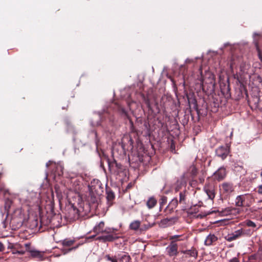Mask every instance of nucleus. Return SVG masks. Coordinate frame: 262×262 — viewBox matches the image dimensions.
I'll return each mask as SVG.
<instances>
[{"label":"nucleus","instance_id":"1","mask_svg":"<svg viewBox=\"0 0 262 262\" xmlns=\"http://www.w3.org/2000/svg\"><path fill=\"white\" fill-rule=\"evenodd\" d=\"M78 206L72 204L69 212V217L72 220H78L86 215V211L83 209L81 203H78Z\"/></svg>","mask_w":262,"mask_h":262},{"label":"nucleus","instance_id":"2","mask_svg":"<svg viewBox=\"0 0 262 262\" xmlns=\"http://www.w3.org/2000/svg\"><path fill=\"white\" fill-rule=\"evenodd\" d=\"M200 71L201 77L199 80L201 82L202 86L203 88L205 84H209L210 86H214V78L213 75L210 72H206L205 76L204 77L202 76V71L201 68L200 69Z\"/></svg>","mask_w":262,"mask_h":262},{"label":"nucleus","instance_id":"3","mask_svg":"<svg viewBox=\"0 0 262 262\" xmlns=\"http://www.w3.org/2000/svg\"><path fill=\"white\" fill-rule=\"evenodd\" d=\"M230 151L229 146L228 145H222L219 147L215 150L216 155L222 160L226 158Z\"/></svg>","mask_w":262,"mask_h":262},{"label":"nucleus","instance_id":"4","mask_svg":"<svg viewBox=\"0 0 262 262\" xmlns=\"http://www.w3.org/2000/svg\"><path fill=\"white\" fill-rule=\"evenodd\" d=\"M245 234V233L244 230L242 229H241L235 231L231 234H228L225 238L228 242H232Z\"/></svg>","mask_w":262,"mask_h":262},{"label":"nucleus","instance_id":"5","mask_svg":"<svg viewBox=\"0 0 262 262\" xmlns=\"http://www.w3.org/2000/svg\"><path fill=\"white\" fill-rule=\"evenodd\" d=\"M204 191L208 195V199L213 200L215 197V189L213 184H206L203 188Z\"/></svg>","mask_w":262,"mask_h":262},{"label":"nucleus","instance_id":"6","mask_svg":"<svg viewBox=\"0 0 262 262\" xmlns=\"http://www.w3.org/2000/svg\"><path fill=\"white\" fill-rule=\"evenodd\" d=\"M220 190L226 195H228L234 191L233 184L230 183L225 182L223 183L220 186Z\"/></svg>","mask_w":262,"mask_h":262},{"label":"nucleus","instance_id":"7","mask_svg":"<svg viewBox=\"0 0 262 262\" xmlns=\"http://www.w3.org/2000/svg\"><path fill=\"white\" fill-rule=\"evenodd\" d=\"M178 220L177 217L165 218L161 220L160 226L162 228H166L173 225Z\"/></svg>","mask_w":262,"mask_h":262},{"label":"nucleus","instance_id":"8","mask_svg":"<svg viewBox=\"0 0 262 262\" xmlns=\"http://www.w3.org/2000/svg\"><path fill=\"white\" fill-rule=\"evenodd\" d=\"M214 175L215 178L218 181H221L223 180L226 176V171L225 168L224 167H221L214 173Z\"/></svg>","mask_w":262,"mask_h":262},{"label":"nucleus","instance_id":"9","mask_svg":"<svg viewBox=\"0 0 262 262\" xmlns=\"http://www.w3.org/2000/svg\"><path fill=\"white\" fill-rule=\"evenodd\" d=\"M168 254L171 256H176L178 253V245L173 242H171L170 245L167 247Z\"/></svg>","mask_w":262,"mask_h":262},{"label":"nucleus","instance_id":"10","mask_svg":"<svg viewBox=\"0 0 262 262\" xmlns=\"http://www.w3.org/2000/svg\"><path fill=\"white\" fill-rule=\"evenodd\" d=\"M29 252L32 258L40 261L44 259V252H41L36 250H31Z\"/></svg>","mask_w":262,"mask_h":262},{"label":"nucleus","instance_id":"11","mask_svg":"<svg viewBox=\"0 0 262 262\" xmlns=\"http://www.w3.org/2000/svg\"><path fill=\"white\" fill-rule=\"evenodd\" d=\"M104 223L103 221H101L94 227V232H95L97 234H99L100 233H105V229H104Z\"/></svg>","mask_w":262,"mask_h":262},{"label":"nucleus","instance_id":"12","mask_svg":"<svg viewBox=\"0 0 262 262\" xmlns=\"http://www.w3.org/2000/svg\"><path fill=\"white\" fill-rule=\"evenodd\" d=\"M217 238L214 234H210L206 238L204 244L206 246H210L214 242H216Z\"/></svg>","mask_w":262,"mask_h":262},{"label":"nucleus","instance_id":"13","mask_svg":"<svg viewBox=\"0 0 262 262\" xmlns=\"http://www.w3.org/2000/svg\"><path fill=\"white\" fill-rule=\"evenodd\" d=\"M184 176H183L180 179L178 180L177 181L176 184V186L174 188L176 191H179L182 187L185 186L186 185V182L184 180Z\"/></svg>","mask_w":262,"mask_h":262},{"label":"nucleus","instance_id":"14","mask_svg":"<svg viewBox=\"0 0 262 262\" xmlns=\"http://www.w3.org/2000/svg\"><path fill=\"white\" fill-rule=\"evenodd\" d=\"M182 252L186 255V256H191L194 258H196L198 256V252L194 248H191L188 250L182 251Z\"/></svg>","mask_w":262,"mask_h":262},{"label":"nucleus","instance_id":"15","mask_svg":"<svg viewBox=\"0 0 262 262\" xmlns=\"http://www.w3.org/2000/svg\"><path fill=\"white\" fill-rule=\"evenodd\" d=\"M75 242L74 239L66 238L59 241V243L64 247H69L72 246Z\"/></svg>","mask_w":262,"mask_h":262},{"label":"nucleus","instance_id":"16","mask_svg":"<svg viewBox=\"0 0 262 262\" xmlns=\"http://www.w3.org/2000/svg\"><path fill=\"white\" fill-rule=\"evenodd\" d=\"M246 195H238L235 199V205L238 207L244 206V202L245 200Z\"/></svg>","mask_w":262,"mask_h":262},{"label":"nucleus","instance_id":"17","mask_svg":"<svg viewBox=\"0 0 262 262\" xmlns=\"http://www.w3.org/2000/svg\"><path fill=\"white\" fill-rule=\"evenodd\" d=\"M107 235H103V242H113L118 238V236H115L110 233H106Z\"/></svg>","mask_w":262,"mask_h":262},{"label":"nucleus","instance_id":"18","mask_svg":"<svg viewBox=\"0 0 262 262\" xmlns=\"http://www.w3.org/2000/svg\"><path fill=\"white\" fill-rule=\"evenodd\" d=\"M141 225V222L138 220H135L132 222L129 225V229L133 230H137Z\"/></svg>","mask_w":262,"mask_h":262},{"label":"nucleus","instance_id":"19","mask_svg":"<svg viewBox=\"0 0 262 262\" xmlns=\"http://www.w3.org/2000/svg\"><path fill=\"white\" fill-rule=\"evenodd\" d=\"M187 191L185 190L181 191L179 193V202L180 204H185Z\"/></svg>","mask_w":262,"mask_h":262},{"label":"nucleus","instance_id":"20","mask_svg":"<svg viewBox=\"0 0 262 262\" xmlns=\"http://www.w3.org/2000/svg\"><path fill=\"white\" fill-rule=\"evenodd\" d=\"M178 202V199L177 198H174L169 203L167 207H169L171 210H173L177 207Z\"/></svg>","mask_w":262,"mask_h":262},{"label":"nucleus","instance_id":"21","mask_svg":"<svg viewBox=\"0 0 262 262\" xmlns=\"http://www.w3.org/2000/svg\"><path fill=\"white\" fill-rule=\"evenodd\" d=\"M157 204V201L154 198H150L147 201L146 205L149 208H153Z\"/></svg>","mask_w":262,"mask_h":262},{"label":"nucleus","instance_id":"22","mask_svg":"<svg viewBox=\"0 0 262 262\" xmlns=\"http://www.w3.org/2000/svg\"><path fill=\"white\" fill-rule=\"evenodd\" d=\"M130 259V256L124 254L119 256L118 262H129Z\"/></svg>","mask_w":262,"mask_h":262},{"label":"nucleus","instance_id":"23","mask_svg":"<svg viewBox=\"0 0 262 262\" xmlns=\"http://www.w3.org/2000/svg\"><path fill=\"white\" fill-rule=\"evenodd\" d=\"M79 245L80 244H78L76 246L69 248L68 249H66L64 247H63V248H61L60 250L63 254H66L73 250H76L79 247Z\"/></svg>","mask_w":262,"mask_h":262},{"label":"nucleus","instance_id":"24","mask_svg":"<svg viewBox=\"0 0 262 262\" xmlns=\"http://www.w3.org/2000/svg\"><path fill=\"white\" fill-rule=\"evenodd\" d=\"M186 238V237L184 236V237H182V236L179 235H175L173 236H171L170 237V239H172L173 240L172 242H173L175 243H176V242L183 241V240L185 239Z\"/></svg>","mask_w":262,"mask_h":262},{"label":"nucleus","instance_id":"25","mask_svg":"<svg viewBox=\"0 0 262 262\" xmlns=\"http://www.w3.org/2000/svg\"><path fill=\"white\" fill-rule=\"evenodd\" d=\"M167 201V198L165 196H162L160 199V208L163 207L166 204Z\"/></svg>","mask_w":262,"mask_h":262},{"label":"nucleus","instance_id":"26","mask_svg":"<svg viewBox=\"0 0 262 262\" xmlns=\"http://www.w3.org/2000/svg\"><path fill=\"white\" fill-rule=\"evenodd\" d=\"M116 166L117 169L116 170V172L117 174H119L120 172H121L123 171L124 169L123 166L121 164L118 163L116 164Z\"/></svg>","mask_w":262,"mask_h":262},{"label":"nucleus","instance_id":"27","mask_svg":"<svg viewBox=\"0 0 262 262\" xmlns=\"http://www.w3.org/2000/svg\"><path fill=\"white\" fill-rule=\"evenodd\" d=\"M245 224L248 227L255 228L256 226L255 223L251 220H246Z\"/></svg>","mask_w":262,"mask_h":262},{"label":"nucleus","instance_id":"28","mask_svg":"<svg viewBox=\"0 0 262 262\" xmlns=\"http://www.w3.org/2000/svg\"><path fill=\"white\" fill-rule=\"evenodd\" d=\"M104 257L107 261H110L111 262H118V260L116 258L111 257L110 255H106Z\"/></svg>","mask_w":262,"mask_h":262},{"label":"nucleus","instance_id":"29","mask_svg":"<svg viewBox=\"0 0 262 262\" xmlns=\"http://www.w3.org/2000/svg\"><path fill=\"white\" fill-rule=\"evenodd\" d=\"M118 230L116 228H106L104 230V232L105 233H110L113 234L115 231H117Z\"/></svg>","mask_w":262,"mask_h":262},{"label":"nucleus","instance_id":"30","mask_svg":"<svg viewBox=\"0 0 262 262\" xmlns=\"http://www.w3.org/2000/svg\"><path fill=\"white\" fill-rule=\"evenodd\" d=\"M115 197L114 194L113 192H110L107 193V198L109 200H112Z\"/></svg>","mask_w":262,"mask_h":262},{"label":"nucleus","instance_id":"31","mask_svg":"<svg viewBox=\"0 0 262 262\" xmlns=\"http://www.w3.org/2000/svg\"><path fill=\"white\" fill-rule=\"evenodd\" d=\"M25 253V250H15V251H14L13 252V253L14 254H19V255H23Z\"/></svg>","mask_w":262,"mask_h":262},{"label":"nucleus","instance_id":"32","mask_svg":"<svg viewBox=\"0 0 262 262\" xmlns=\"http://www.w3.org/2000/svg\"><path fill=\"white\" fill-rule=\"evenodd\" d=\"M257 192L258 194H262V184L257 187Z\"/></svg>","mask_w":262,"mask_h":262},{"label":"nucleus","instance_id":"33","mask_svg":"<svg viewBox=\"0 0 262 262\" xmlns=\"http://www.w3.org/2000/svg\"><path fill=\"white\" fill-rule=\"evenodd\" d=\"M194 61V59H190V58H187L185 60V63H190Z\"/></svg>","mask_w":262,"mask_h":262},{"label":"nucleus","instance_id":"34","mask_svg":"<svg viewBox=\"0 0 262 262\" xmlns=\"http://www.w3.org/2000/svg\"><path fill=\"white\" fill-rule=\"evenodd\" d=\"M5 246L3 244L0 242V252L3 251L5 250Z\"/></svg>","mask_w":262,"mask_h":262},{"label":"nucleus","instance_id":"35","mask_svg":"<svg viewBox=\"0 0 262 262\" xmlns=\"http://www.w3.org/2000/svg\"><path fill=\"white\" fill-rule=\"evenodd\" d=\"M229 262H239V260L237 258L233 257L229 260Z\"/></svg>","mask_w":262,"mask_h":262},{"label":"nucleus","instance_id":"36","mask_svg":"<svg viewBox=\"0 0 262 262\" xmlns=\"http://www.w3.org/2000/svg\"><path fill=\"white\" fill-rule=\"evenodd\" d=\"M102 237H103V235L98 236V237L96 238V240H97V241H101V242H103V239L102 238Z\"/></svg>","mask_w":262,"mask_h":262},{"label":"nucleus","instance_id":"37","mask_svg":"<svg viewBox=\"0 0 262 262\" xmlns=\"http://www.w3.org/2000/svg\"><path fill=\"white\" fill-rule=\"evenodd\" d=\"M58 167L61 169V172L60 173L59 172L57 174L60 176V174H62V170L63 169V167L61 166H60H60H58L57 168H58Z\"/></svg>","mask_w":262,"mask_h":262},{"label":"nucleus","instance_id":"38","mask_svg":"<svg viewBox=\"0 0 262 262\" xmlns=\"http://www.w3.org/2000/svg\"><path fill=\"white\" fill-rule=\"evenodd\" d=\"M11 203V201L8 200L6 202V205H8L9 207H10V204Z\"/></svg>","mask_w":262,"mask_h":262},{"label":"nucleus","instance_id":"39","mask_svg":"<svg viewBox=\"0 0 262 262\" xmlns=\"http://www.w3.org/2000/svg\"><path fill=\"white\" fill-rule=\"evenodd\" d=\"M252 257L254 259H257V254L252 255Z\"/></svg>","mask_w":262,"mask_h":262},{"label":"nucleus","instance_id":"40","mask_svg":"<svg viewBox=\"0 0 262 262\" xmlns=\"http://www.w3.org/2000/svg\"><path fill=\"white\" fill-rule=\"evenodd\" d=\"M25 245L27 248H29L30 246V245L29 244H26Z\"/></svg>","mask_w":262,"mask_h":262},{"label":"nucleus","instance_id":"41","mask_svg":"<svg viewBox=\"0 0 262 262\" xmlns=\"http://www.w3.org/2000/svg\"><path fill=\"white\" fill-rule=\"evenodd\" d=\"M50 161H49L48 162H47V163H46V166H47V167H48L49 166V163H50Z\"/></svg>","mask_w":262,"mask_h":262},{"label":"nucleus","instance_id":"42","mask_svg":"<svg viewBox=\"0 0 262 262\" xmlns=\"http://www.w3.org/2000/svg\"><path fill=\"white\" fill-rule=\"evenodd\" d=\"M258 55H259V59H260L261 61H262V58H261V56L260 53L258 54Z\"/></svg>","mask_w":262,"mask_h":262},{"label":"nucleus","instance_id":"43","mask_svg":"<svg viewBox=\"0 0 262 262\" xmlns=\"http://www.w3.org/2000/svg\"><path fill=\"white\" fill-rule=\"evenodd\" d=\"M229 45V43H225L224 44V46L225 47H226L227 46H228Z\"/></svg>","mask_w":262,"mask_h":262},{"label":"nucleus","instance_id":"44","mask_svg":"<svg viewBox=\"0 0 262 262\" xmlns=\"http://www.w3.org/2000/svg\"><path fill=\"white\" fill-rule=\"evenodd\" d=\"M253 35L254 36L258 35V34H257V33H254Z\"/></svg>","mask_w":262,"mask_h":262},{"label":"nucleus","instance_id":"45","mask_svg":"<svg viewBox=\"0 0 262 262\" xmlns=\"http://www.w3.org/2000/svg\"><path fill=\"white\" fill-rule=\"evenodd\" d=\"M258 203H262V200L259 201Z\"/></svg>","mask_w":262,"mask_h":262},{"label":"nucleus","instance_id":"46","mask_svg":"<svg viewBox=\"0 0 262 262\" xmlns=\"http://www.w3.org/2000/svg\"><path fill=\"white\" fill-rule=\"evenodd\" d=\"M171 148H173V146H172V145H171Z\"/></svg>","mask_w":262,"mask_h":262},{"label":"nucleus","instance_id":"47","mask_svg":"<svg viewBox=\"0 0 262 262\" xmlns=\"http://www.w3.org/2000/svg\"><path fill=\"white\" fill-rule=\"evenodd\" d=\"M171 148H173V146H172V145H171Z\"/></svg>","mask_w":262,"mask_h":262},{"label":"nucleus","instance_id":"48","mask_svg":"<svg viewBox=\"0 0 262 262\" xmlns=\"http://www.w3.org/2000/svg\"><path fill=\"white\" fill-rule=\"evenodd\" d=\"M199 59V58L198 57H196L195 59Z\"/></svg>","mask_w":262,"mask_h":262},{"label":"nucleus","instance_id":"49","mask_svg":"<svg viewBox=\"0 0 262 262\" xmlns=\"http://www.w3.org/2000/svg\"><path fill=\"white\" fill-rule=\"evenodd\" d=\"M183 66H184L183 65H182V66H181V68H182V67H183Z\"/></svg>","mask_w":262,"mask_h":262},{"label":"nucleus","instance_id":"50","mask_svg":"<svg viewBox=\"0 0 262 262\" xmlns=\"http://www.w3.org/2000/svg\"><path fill=\"white\" fill-rule=\"evenodd\" d=\"M261 220H262V216L261 217Z\"/></svg>","mask_w":262,"mask_h":262}]
</instances>
